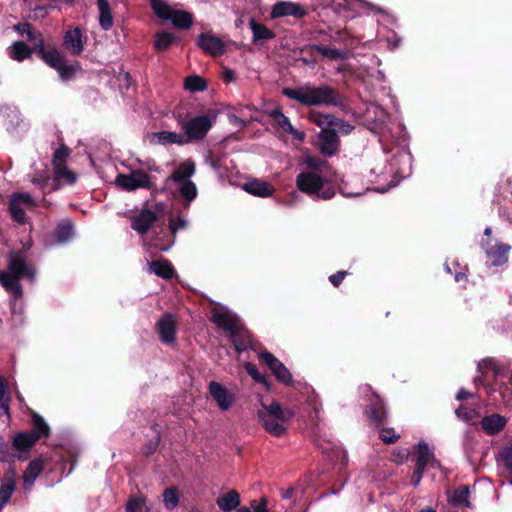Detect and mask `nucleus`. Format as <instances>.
Returning <instances> with one entry per match:
<instances>
[{"label": "nucleus", "mask_w": 512, "mask_h": 512, "mask_svg": "<svg viewBox=\"0 0 512 512\" xmlns=\"http://www.w3.org/2000/svg\"><path fill=\"white\" fill-rule=\"evenodd\" d=\"M282 94L304 107L323 105L340 107L342 110L346 108L344 104L345 96L338 89L329 85L305 84L298 88L285 87L282 89Z\"/></svg>", "instance_id": "1"}, {"label": "nucleus", "mask_w": 512, "mask_h": 512, "mask_svg": "<svg viewBox=\"0 0 512 512\" xmlns=\"http://www.w3.org/2000/svg\"><path fill=\"white\" fill-rule=\"evenodd\" d=\"M260 403L265 412L263 414L258 412V418L261 419L264 429L275 437L285 435L295 411L290 407H283L275 400L269 404L260 400Z\"/></svg>", "instance_id": "2"}, {"label": "nucleus", "mask_w": 512, "mask_h": 512, "mask_svg": "<svg viewBox=\"0 0 512 512\" xmlns=\"http://www.w3.org/2000/svg\"><path fill=\"white\" fill-rule=\"evenodd\" d=\"M212 322L215 323L218 328L229 334V338L239 355H241L248 348L255 350L248 332L246 329L238 325L235 315L231 314L230 312L215 311L212 315Z\"/></svg>", "instance_id": "3"}, {"label": "nucleus", "mask_w": 512, "mask_h": 512, "mask_svg": "<svg viewBox=\"0 0 512 512\" xmlns=\"http://www.w3.org/2000/svg\"><path fill=\"white\" fill-rule=\"evenodd\" d=\"M326 179L317 172H300L296 176V187L302 193L313 199L329 200L335 196L332 186H325Z\"/></svg>", "instance_id": "4"}, {"label": "nucleus", "mask_w": 512, "mask_h": 512, "mask_svg": "<svg viewBox=\"0 0 512 512\" xmlns=\"http://www.w3.org/2000/svg\"><path fill=\"white\" fill-rule=\"evenodd\" d=\"M216 117L215 110L209 109L206 113L192 117L188 121H178L184 132L186 143L202 141L212 128Z\"/></svg>", "instance_id": "5"}, {"label": "nucleus", "mask_w": 512, "mask_h": 512, "mask_svg": "<svg viewBox=\"0 0 512 512\" xmlns=\"http://www.w3.org/2000/svg\"><path fill=\"white\" fill-rule=\"evenodd\" d=\"M40 59L49 67L55 69L63 81L71 80L76 73L78 63L76 65H69L66 63L65 55L58 50V48L51 44L48 51H44L39 47Z\"/></svg>", "instance_id": "6"}, {"label": "nucleus", "mask_w": 512, "mask_h": 512, "mask_svg": "<svg viewBox=\"0 0 512 512\" xmlns=\"http://www.w3.org/2000/svg\"><path fill=\"white\" fill-rule=\"evenodd\" d=\"M154 13L163 20H170L174 27L189 29L193 24V15L187 11L174 10L163 0H150Z\"/></svg>", "instance_id": "7"}, {"label": "nucleus", "mask_w": 512, "mask_h": 512, "mask_svg": "<svg viewBox=\"0 0 512 512\" xmlns=\"http://www.w3.org/2000/svg\"><path fill=\"white\" fill-rule=\"evenodd\" d=\"M258 361L265 365L271 374L275 377L276 381L285 386L293 384V376L289 369L269 352L265 347L258 343Z\"/></svg>", "instance_id": "8"}, {"label": "nucleus", "mask_w": 512, "mask_h": 512, "mask_svg": "<svg viewBox=\"0 0 512 512\" xmlns=\"http://www.w3.org/2000/svg\"><path fill=\"white\" fill-rule=\"evenodd\" d=\"M36 206L35 200L27 192L13 193L8 203L11 218L19 224H25L27 221L25 208H34Z\"/></svg>", "instance_id": "9"}, {"label": "nucleus", "mask_w": 512, "mask_h": 512, "mask_svg": "<svg viewBox=\"0 0 512 512\" xmlns=\"http://www.w3.org/2000/svg\"><path fill=\"white\" fill-rule=\"evenodd\" d=\"M367 401L368 403L364 408V415L370 425L381 427L386 423L388 417L384 400L377 393L371 392Z\"/></svg>", "instance_id": "10"}, {"label": "nucleus", "mask_w": 512, "mask_h": 512, "mask_svg": "<svg viewBox=\"0 0 512 512\" xmlns=\"http://www.w3.org/2000/svg\"><path fill=\"white\" fill-rule=\"evenodd\" d=\"M116 184L126 191H134L139 188H152L150 175L144 170H133L130 174L120 173L116 177Z\"/></svg>", "instance_id": "11"}, {"label": "nucleus", "mask_w": 512, "mask_h": 512, "mask_svg": "<svg viewBox=\"0 0 512 512\" xmlns=\"http://www.w3.org/2000/svg\"><path fill=\"white\" fill-rule=\"evenodd\" d=\"M32 47L28 46L23 41H16L9 47V56L13 60L23 61L27 58H30L32 54H36L38 58H40L39 47H41L45 52L49 50L50 45L52 43H46L44 39H38L36 42H32Z\"/></svg>", "instance_id": "12"}, {"label": "nucleus", "mask_w": 512, "mask_h": 512, "mask_svg": "<svg viewBox=\"0 0 512 512\" xmlns=\"http://www.w3.org/2000/svg\"><path fill=\"white\" fill-rule=\"evenodd\" d=\"M9 273L32 281L35 277V268L28 264L24 253L20 250L9 254L8 271Z\"/></svg>", "instance_id": "13"}, {"label": "nucleus", "mask_w": 512, "mask_h": 512, "mask_svg": "<svg viewBox=\"0 0 512 512\" xmlns=\"http://www.w3.org/2000/svg\"><path fill=\"white\" fill-rule=\"evenodd\" d=\"M195 44L206 55L214 58L222 56L226 52V44L222 39L209 32L199 34L195 39Z\"/></svg>", "instance_id": "14"}, {"label": "nucleus", "mask_w": 512, "mask_h": 512, "mask_svg": "<svg viewBox=\"0 0 512 512\" xmlns=\"http://www.w3.org/2000/svg\"><path fill=\"white\" fill-rule=\"evenodd\" d=\"M11 438L17 461H27L32 448L38 441L28 431L17 432Z\"/></svg>", "instance_id": "15"}, {"label": "nucleus", "mask_w": 512, "mask_h": 512, "mask_svg": "<svg viewBox=\"0 0 512 512\" xmlns=\"http://www.w3.org/2000/svg\"><path fill=\"white\" fill-rule=\"evenodd\" d=\"M318 149L326 157L335 155L340 149V139L337 131L332 127L323 129L318 134Z\"/></svg>", "instance_id": "16"}, {"label": "nucleus", "mask_w": 512, "mask_h": 512, "mask_svg": "<svg viewBox=\"0 0 512 512\" xmlns=\"http://www.w3.org/2000/svg\"><path fill=\"white\" fill-rule=\"evenodd\" d=\"M159 339L166 345L176 343L177 325L171 313H165L156 323Z\"/></svg>", "instance_id": "17"}, {"label": "nucleus", "mask_w": 512, "mask_h": 512, "mask_svg": "<svg viewBox=\"0 0 512 512\" xmlns=\"http://www.w3.org/2000/svg\"><path fill=\"white\" fill-rule=\"evenodd\" d=\"M210 397L217 403L222 411L229 410L236 401L235 396L217 381H211L208 385Z\"/></svg>", "instance_id": "18"}, {"label": "nucleus", "mask_w": 512, "mask_h": 512, "mask_svg": "<svg viewBox=\"0 0 512 512\" xmlns=\"http://www.w3.org/2000/svg\"><path fill=\"white\" fill-rule=\"evenodd\" d=\"M47 464V458L39 456L31 460L26 470L23 472V490L24 492H30L35 484L38 476L43 472Z\"/></svg>", "instance_id": "19"}, {"label": "nucleus", "mask_w": 512, "mask_h": 512, "mask_svg": "<svg viewBox=\"0 0 512 512\" xmlns=\"http://www.w3.org/2000/svg\"><path fill=\"white\" fill-rule=\"evenodd\" d=\"M265 113L272 119L273 124L285 133L291 134L294 139L303 141L305 139V133L296 130L291 124L288 117H286L280 107H276L272 110H267Z\"/></svg>", "instance_id": "20"}, {"label": "nucleus", "mask_w": 512, "mask_h": 512, "mask_svg": "<svg viewBox=\"0 0 512 512\" xmlns=\"http://www.w3.org/2000/svg\"><path fill=\"white\" fill-rule=\"evenodd\" d=\"M17 470L15 466L8 467L0 481V511L9 502L16 489Z\"/></svg>", "instance_id": "21"}, {"label": "nucleus", "mask_w": 512, "mask_h": 512, "mask_svg": "<svg viewBox=\"0 0 512 512\" xmlns=\"http://www.w3.org/2000/svg\"><path fill=\"white\" fill-rule=\"evenodd\" d=\"M307 15L306 9L300 4L290 1H280L274 4L270 17L272 19L293 16L296 19H301Z\"/></svg>", "instance_id": "22"}, {"label": "nucleus", "mask_w": 512, "mask_h": 512, "mask_svg": "<svg viewBox=\"0 0 512 512\" xmlns=\"http://www.w3.org/2000/svg\"><path fill=\"white\" fill-rule=\"evenodd\" d=\"M158 220V216L150 209H142L131 219V228L140 235L146 234L153 224Z\"/></svg>", "instance_id": "23"}, {"label": "nucleus", "mask_w": 512, "mask_h": 512, "mask_svg": "<svg viewBox=\"0 0 512 512\" xmlns=\"http://www.w3.org/2000/svg\"><path fill=\"white\" fill-rule=\"evenodd\" d=\"M63 45L72 55H81L84 50L82 30L79 27L68 29L63 37Z\"/></svg>", "instance_id": "24"}, {"label": "nucleus", "mask_w": 512, "mask_h": 512, "mask_svg": "<svg viewBox=\"0 0 512 512\" xmlns=\"http://www.w3.org/2000/svg\"><path fill=\"white\" fill-rule=\"evenodd\" d=\"M506 423L507 419L500 414L485 416L480 421L481 428L489 436H493L501 432L505 428Z\"/></svg>", "instance_id": "25"}, {"label": "nucleus", "mask_w": 512, "mask_h": 512, "mask_svg": "<svg viewBox=\"0 0 512 512\" xmlns=\"http://www.w3.org/2000/svg\"><path fill=\"white\" fill-rule=\"evenodd\" d=\"M510 249L508 244H494L486 249V256L493 266H501L507 262Z\"/></svg>", "instance_id": "26"}, {"label": "nucleus", "mask_w": 512, "mask_h": 512, "mask_svg": "<svg viewBox=\"0 0 512 512\" xmlns=\"http://www.w3.org/2000/svg\"><path fill=\"white\" fill-rule=\"evenodd\" d=\"M31 425L32 429L28 431L37 441L42 438H48L51 435L50 426L46 423L44 418L37 412H31Z\"/></svg>", "instance_id": "27"}, {"label": "nucleus", "mask_w": 512, "mask_h": 512, "mask_svg": "<svg viewBox=\"0 0 512 512\" xmlns=\"http://www.w3.org/2000/svg\"><path fill=\"white\" fill-rule=\"evenodd\" d=\"M196 166L192 159L181 162L178 167L171 173L170 179L177 183L181 181H190V177L195 174Z\"/></svg>", "instance_id": "28"}, {"label": "nucleus", "mask_w": 512, "mask_h": 512, "mask_svg": "<svg viewBox=\"0 0 512 512\" xmlns=\"http://www.w3.org/2000/svg\"><path fill=\"white\" fill-rule=\"evenodd\" d=\"M74 236V224L70 219L61 221L53 232L56 243L64 244L69 242Z\"/></svg>", "instance_id": "29"}, {"label": "nucleus", "mask_w": 512, "mask_h": 512, "mask_svg": "<svg viewBox=\"0 0 512 512\" xmlns=\"http://www.w3.org/2000/svg\"><path fill=\"white\" fill-rule=\"evenodd\" d=\"M149 270L166 280L172 279L175 274V269L172 263L167 259L149 262Z\"/></svg>", "instance_id": "30"}, {"label": "nucleus", "mask_w": 512, "mask_h": 512, "mask_svg": "<svg viewBox=\"0 0 512 512\" xmlns=\"http://www.w3.org/2000/svg\"><path fill=\"white\" fill-rule=\"evenodd\" d=\"M20 279L7 271H0V283L6 291L14 294L16 297L22 296L23 293Z\"/></svg>", "instance_id": "31"}, {"label": "nucleus", "mask_w": 512, "mask_h": 512, "mask_svg": "<svg viewBox=\"0 0 512 512\" xmlns=\"http://www.w3.org/2000/svg\"><path fill=\"white\" fill-rule=\"evenodd\" d=\"M97 7L99 10V25L100 27L108 31L113 25V15L108 0H97Z\"/></svg>", "instance_id": "32"}, {"label": "nucleus", "mask_w": 512, "mask_h": 512, "mask_svg": "<svg viewBox=\"0 0 512 512\" xmlns=\"http://www.w3.org/2000/svg\"><path fill=\"white\" fill-rule=\"evenodd\" d=\"M216 503L220 510L224 512L232 511L240 504L239 493L236 490H231L228 493L219 496Z\"/></svg>", "instance_id": "33"}, {"label": "nucleus", "mask_w": 512, "mask_h": 512, "mask_svg": "<svg viewBox=\"0 0 512 512\" xmlns=\"http://www.w3.org/2000/svg\"><path fill=\"white\" fill-rule=\"evenodd\" d=\"M16 461L13 441H7L4 436L0 435V462L8 463V467H11L15 466Z\"/></svg>", "instance_id": "34"}, {"label": "nucleus", "mask_w": 512, "mask_h": 512, "mask_svg": "<svg viewBox=\"0 0 512 512\" xmlns=\"http://www.w3.org/2000/svg\"><path fill=\"white\" fill-rule=\"evenodd\" d=\"M179 40L171 32L160 31L155 34L154 39V49L156 52H164L167 51L172 44L176 43Z\"/></svg>", "instance_id": "35"}, {"label": "nucleus", "mask_w": 512, "mask_h": 512, "mask_svg": "<svg viewBox=\"0 0 512 512\" xmlns=\"http://www.w3.org/2000/svg\"><path fill=\"white\" fill-rule=\"evenodd\" d=\"M319 54V44H307L300 48L299 61L307 66H314L317 63V55Z\"/></svg>", "instance_id": "36"}, {"label": "nucleus", "mask_w": 512, "mask_h": 512, "mask_svg": "<svg viewBox=\"0 0 512 512\" xmlns=\"http://www.w3.org/2000/svg\"><path fill=\"white\" fill-rule=\"evenodd\" d=\"M469 487L467 485H461L457 489L454 490L451 497H449V503L452 506H465L471 507V503L469 501Z\"/></svg>", "instance_id": "37"}, {"label": "nucleus", "mask_w": 512, "mask_h": 512, "mask_svg": "<svg viewBox=\"0 0 512 512\" xmlns=\"http://www.w3.org/2000/svg\"><path fill=\"white\" fill-rule=\"evenodd\" d=\"M155 137L162 145L177 144L182 146L187 144L183 135L173 131L163 130L155 133Z\"/></svg>", "instance_id": "38"}, {"label": "nucleus", "mask_w": 512, "mask_h": 512, "mask_svg": "<svg viewBox=\"0 0 512 512\" xmlns=\"http://www.w3.org/2000/svg\"><path fill=\"white\" fill-rule=\"evenodd\" d=\"M309 120L313 124L323 129H329L333 127L335 116L332 114H324L319 111H310Z\"/></svg>", "instance_id": "39"}, {"label": "nucleus", "mask_w": 512, "mask_h": 512, "mask_svg": "<svg viewBox=\"0 0 512 512\" xmlns=\"http://www.w3.org/2000/svg\"><path fill=\"white\" fill-rule=\"evenodd\" d=\"M179 186V194L186 201L185 207L188 208L190 203L197 197L198 190L194 182L190 181H181L178 182Z\"/></svg>", "instance_id": "40"}, {"label": "nucleus", "mask_w": 512, "mask_h": 512, "mask_svg": "<svg viewBox=\"0 0 512 512\" xmlns=\"http://www.w3.org/2000/svg\"><path fill=\"white\" fill-rule=\"evenodd\" d=\"M433 458H434V454H433V452L430 451L428 444L424 441L419 442L418 443V455H417L415 467L425 471L428 462Z\"/></svg>", "instance_id": "41"}, {"label": "nucleus", "mask_w": 512, "mask_h": 512, "mask_svg": "<svg viewBox=\"0 0 512 512\" xmlns=\"http://www.w3.org/2000/svg\"><path fill=\"white\" fill-rule=\"evenodd\" d=\"M162 496L164 506L167 510L172 511L178 506L180 500V493L177 487L171 486L166 488L163 491Z\"/></svg>", "instance_id": "42"}, {"label": "nucleus", "mask_w": 512, "mask_h": 512, "mask_svg": "<svg viewBox=\"0 0 512 512\" xmlns=\"http://www.w3.org/2000/svg\"><path fill=\"white\" fill-rule=\"evenodd\" d=\"M14 30L17 31L21 36L26 35L28 41L36 42L38 39H43L40 32L36 31L34 27L28 22H22L14 25Z\"/></svg>", "instance_id": "43"}, {"label": "nucleus", "mask_w": 512, "mask_h": 512, "mask_svg": "<svg viewBox=\"0 0 512 512\" xmlns=\"http://www.w3.org/2000/svg\"><path fill=\"white\" fill-rule=\"evenodd\" d=\"M70 153V148L65 144H61L60 147L55 150L52 156L53 169L66 166V162L70 156Z\"/></svg>", "instance_id": "44"}, {"label": "nucleus", "mask_w": 512, "mask_h": 512, "mask_svg": "<svg viewBox=\"0 0 512 512\" xmlns=\"http://www.w3.org/2000/svg\"><path fill=\"white\" fill-rule=\"evenodd\" d=\"M184 87L191 92H201L207 88V82L201 76L191 75L185 78Z\"/></svg>", "instance_id": "45"}, {"label": "nucleus", "mask_w": 512, "mask_h": 512, "mask_svg": "<svg viewBox=\"0 0 512 512\" xmlns=\"http://www.w3.org/2000/svg\"><path fill=\"white\" fill-rule=\"evenodd\" d=\"M319 54L329 60H344L346 58V52L344 50L330 48L322 44H319Z\"/></svg>", "instance_id": "46"}, {"label": "nucleus", "mask_w": 512, "mask_h": 512, "mask_svg": "<svg viewBox=\"0 0 512 512\" xmlns=\"http://www.w3.org/2000/svg\"><path fill=\"white\" fill-rule=\"evenodd\" d=\"M55 179L65 180L68 184H74L77 180V174L69 170L66 166L54 169Z\"/></svg>", "instance_id": "47"}, {"label": "nucleus", "mask_w": 512, "mask_h": 512, "mask_svg": "<svg viewBox=\"0 0 512 512\" xmlns=\"http://www.w3.org/2000/svg\"><path fill=\"white\" fill-rule=\"evenodd\" d=\"M379 438L384 444H394L400 439V434L396 433L394 428L386 427L379 431Z\"/></svg>", "instance_id": "48"}, {"label": "nucleus", "mask_w": 512, "mask_h": 512, "mask_svg": "<svg viewBox=\"0 0 512 512\" xmlns=\"http://www.w3.org/2000/svg\"><path fill=\"white\" fill-rule=\"evenodd\" d=\"M478 371L485 372L486 370H491L495 375H498L500 372V368L498 362L493 357H487L481 360L478 364Z\"/></svg>", "instance_id": "49"}, {"label": "nucleus", "mask_w": 512, "mask_h": 512, "mask_svg": "<svg viewBox=\"0 0 512 512\" xmlns=\"http://www.w3.org/2000/svg\"><path fill=\"white\" fill-rule=\"evenodd\" d=\"M146 503V497H130L125 505L126 512H142V508Z\"/></svg>", "instance_id": "50"}, {"label": "nucleus", "mask_w": 512, "mask_h": 512, "mask_svg": "<svg viewBox=\"0 0 512 512\" xmlns=\"http://www.w3.org/2000/svg\"><path fill=\"white\" fill-rule=\"evenodd\" d=\"M500 455L505 467L509 471V482L512 485V443L509 446L503 448Z\"/></svg>", "instance_id": "51"}, {"label": "nucleus", "mask_w": 512, "mask_h": 512, "mask_svg": "<svg viewBox=\"0 0 512 512\" xmlns=\"http://www.w3.org/2000/svg\"><path fill=\"white\" fill-rule=\"evenodd\" d=\"M333 128L336 131H339L340 133H342L343 135H348L355 129V126L344 121L341 118L335 117Z\"/></svg>", "instance_id": "52"}, {"label": "nucleus", "mask_w": 512, "mask_h": 512, "mask_svg": "<svg viewBox=\"0 0 512 512\" xmlns=\"http://www.w3.org/2000/svg\"><path fill=\"white\" fill-rule=\"evenodd\" d=\"M161 441V435H155V437L149 440L143 447L142 452L145 456H151L154 454Z\"/></svg>", "instance_id": "53"}, {"label": "nucleus", "mask_w": 512, "mask_h": 512, "mask_svg": "<svg viewBox=\"0 0 512 512\" xmlns=\"http://www.w3.org/2000/svg\"><path fill=\"white\" fill-rule=\"evenodd\" d=\"M304 162L309 169L314 170L313 172L320 171L326 163L325 160L316 156H307Z\"/></svg>", "instance_id": "54"}, {"label": "nucleus", "mask_w": 512, "mask_h": 512, "mask_svg": "<svg viewBox=\"0 0 512 512\" xmlns=\"http://www.w3.org/2000/svg\"><path fill=\"white\" fill-rule=\"evenodd\" d=\"M188 226V222L181 217L180 215L177 217V219L171 218L169 220V229L173 236H175L176 232L180 229H186Z\"/></svg>", "instance_id": "55"}, {"label": "nucleus", "mask_w": 512, "mask_h": 512, "mask_svg": "<svg viewBox=\"0 0 512 512\" xmlns=\"http://www.w3.org/2000/svg\"><path fill=\"white\" fill-rule=\"evenodd\" d=\"M274 188L265 181L258 180V197H268L272 195Z\"/></svg>", "instance_id": "56"}, {"label": "nucleus", "mask_w": 512, "mask_h": 512, "mask_svg": "<svg viewBox=\"0 0 512 512\" xmlns=\"http://www.w3.org/2000/svg\"><path fill=\"white\" fill-rule=\"evenodd\" d=\"M275 37V33L267 28L264 24L258 23V42L260 40H268Z\"/></svg>", "instance_id": "57"}, {"label": "nucleus", "mask_w": 512, "mask_h": 512, "mask_svg": "<svg viewBox=\"0 0 512 512\" xmlns=\"http://www.w3.org/2000/svg\"><path fill=\"white\" fill-rule=\"evenodd\" d=\"M499 191L505 198L512 197V175L499 184Z\"/></svg>", "instance_id": "58"}, {"label": "nucleus", "mask_w": 512, "mask_h": 512, "mask_svg": "<svg viewBox=\"0 0 512 512\" xmlns=\"http://www.w3.org/2000/svg\"><path fill=\"white\" fill-rule=\"evenodd\" d=\"M11 396H0V415L10 416Z\"/></svg>", "instance_id": "59"}, {"label": "nucleus", "mask_w": 512, "mask_h": 512, "mask_svg": "<svg viewBox=\"0 0 512 512\" xmlns=\"http://www.w3.org/2000/svg\"><path fill=\"white\" fill-rule=\"evenodd\" d=\"M52 8V6L50 5H37L34 9H33V12H34V18L35 19H43L45 18L48 13H49V10Z\"/></svg>", "instance_id": "60"}, {"label": "nucleus", "mask_w": 512, "mask_h": 512, "mask_svg": "<svg viewBox=\"0 0 512 512\" xmlns=\"http://www.w3.org/2000/svg\"><path fill=\"white\" fill-rule=\"evenodd\" d=\"M347 274V271H338L329 276V281L334 287H338L343 282Z\"/></svg>", "instance_id": "61"}, {"label": "nucleus", "mask_w": 512, "mask_h": 512, "mask_svg": "<svg viewBox=\"0 0 512 512\" xmlns=\"http://www.w3.org/2000/svg\"><path fill=\"white\" fill-rule=\"evenodd\" d=\"M455 413L457 417L463 419L465 422H470L472 420V413L467 411L463 406L456 409Z\"/></svg>", "instance_id": "62"}, {"label": "nucleus", "mask_w": 512, "mask_h": 512, "mask_svg": "<svg viewBox=\"0 0 512 512\" xmlns=\"http://www.w3.org/2000/svg\"><path fill=\"white\" fill-rule=\"evenodd\" d=\"M423 473H424V470H421V469L415 467V469L412 473V476H411V484L414 487H417L420 484L421 479L423 477Z\"/></svg>", "instance_id": "63"}, {"label": "nucleus", "mask_w": 512, "mask_h": 512, "mask_svg": "<svg viewBox=\"0 0 512 512\" xmlns=\"http://www.w3.org/2000/svg\"><path fill=\"white\" fill-rule=\"evenodd\" d=\"M11 396L10 395V388L7 380L0 375V396Z\"/></svg>", "instance_id": "64"}]
</instances>
